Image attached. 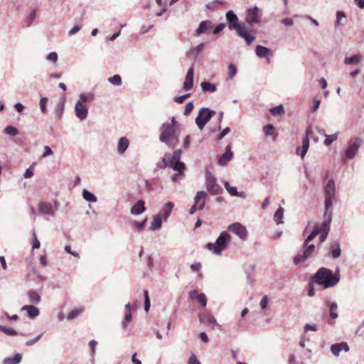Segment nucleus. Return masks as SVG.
I'll return each instance as SVG.
<instances>
[{
	"label": "nucleus",
	"mask_w": 364,
	"mask_h": 364,
	"mask_svg": "<svg viewBox=\"0 0 364 364\" xmlns=\"http://www.w3.org/2000/svg\"><path fill=\"white\" fill-rule=\"evenodd\" d=\"M363 144V140L360 137H355L353 140H350L348 143V146L345 151V157L346 159H353L359 148Z\"/></svg>",
	"instance_id": "nucleus-9"
},
{
	"label": "nucleus",
	"mask_w": 364,
	"mask_h": 364,
	"mask_svg": "<svg viewBox=\"0 0 364 364\" xmlns=\"http://www.w3.org/2000/svg\"><path fill=\"white\" fill-rule=\"evenodd\" d=\"M107 81L114 86H120L122 84V78L119 75H114L109 77Z\"/></svg>",
	"instance_id": "nucleus-40"
},
{
	"label": "nucleus",
	"mask_w": 364,
	"mask_h": 364,
	"mask_svg": "<svg viewBox=\"0 0 364 364\" xmlns=\"http://www.w3.org/2000/svg\"><path fill=\"white\" fill-rule=\"evenodd\" d=\"M283 215H284V209L282 207H279L274 214V219L277 224L283 223Z\"/></svg>",
	"instance_id": "nucleus-37"
},
{
	"label": "nucleus",
	"mask_w": 364,
	"mask_h": 364,
	"mask_svg": "<svg viewBox=\"0 0 364 364\" xmlns=\"http://www.w3.org/2000/svg\"><path fill=\"white\" fill-rule=\"evenodd\" d=\"M204 47V43H200L199 45L191 48L188 51H187L186 55L188 57H196L199 53H200Z\"/></svg>",
	"instance_id": "nucleus-32"
},
{
	"label": "nucleus",
	"mask_w": 364,
	"mask_h": 364,
	"mask_svg": "<svg viewBox=\"0 0 364 364\" xmlns=\"http://www.w3.org/2000/svg\"><path fill=\"white\" fill-rule=\"evenodd\" d=\"M343 350L345 352L349 351V347H348L347 343H346V342L335 343V344L331 345V352L336 357H338L340 355V353Z\"/></svg>",
	"instance_id": "nucleus-18"
},
{
	"label": "nucleus",
	"mask_w": 364,
	"mask_h": 364,
	"mask_svg": "<svg viewBox=\"0 0 364 364\" xmlns=\"http://www.w3.org/2000/svg\"><path fill=\"white\" fill-rule=\"evenodd\" d=\"M207 193L205 191H198L194 197V204L197 205L198 209L202 210L206 203Z\"/></svg>",
	"instance_id": "nucleus-15"
},
{
	"label": "nucleus",
	"mask_w": 364,
	"mask_h": 364,
	"mask_svg": "<svg viewBox=\"0 0 364 364\" xmlns=\"http://www.w3.org/2000/svg\"><path fill=\"white\" fill-rule=\"evenodd\" d=\"M4 133L8 135L14 136H16L18 134V131L16 127H14L13 126H7L4 129Z\"/></svg>",
	"instance_id": "nucleus-44"
},
{
	"label": "nucleus",
	"mask_w": 364,
	"mask_h": 364,
	"mask_svg": "<svg viewBox=\"0 0 364 364\" xmlns=\"http://www.w3.org/2000/svg\"><path fill=\"white\" fill-rule=\"evenodd\" d=\"M161 215L156 214L153 216V220L150 225V229L151 230H159L161 229L162 226V220H161Z\"/></svg>",
	"instance_id": "nucleus-29"
},
{
	"label": "nucleus",
	"mask_w": 364,
	"mask_h": 364,
	"mask_svg": "<svg viewBox=\"0 0 364 364\" xmlns=\"http://www.w3.org/2000/svg\"><path fill=\"white\" fill-rule=\"evenodd\" d=\"M201 89L203 92H214L216 91V85L209 82L203 81L200 84Z\"/></svg>",
	"instance_id": "nucleus-34"
},
{
	"label": "nucleus",
	"mask_w": 364,
	"mask_h": 364,
	"mask_svg": "<svg viewBox=\"0 0 364 364\" xmlns=\"http://www.w3.org/2000/svg\"><path fill=\"white\" fill-rule=\"evenodd\" d=\"M330 256L333 258L336 259L341 256V245L338 241H334L331 244L330 247Z\"/></svg>",
	"instance_id": "nucleus-24"
},
{
	"label": "nucleus",
	"mask_w": 364,
	"mask_h": 364,
	"mask_svg": "<svg viewBox=\"0 0 364 364\" xmlns=\"http://www.w3.org/2000/svg\"><path fill=\"white\" fill-rule=\"evenodd\" d=\"M193 109V102H188L185 107L184 114L188 115L192 112Z\"/></svg>",
	"instance_id": "nucleus-58"
},
{
	"label": "nucleus",
	"mask_w": 364,
	"mask_h": 364,
	"mask_svg": "<svg viewBox=\"0 0 364 364\" xmlns=\"http://www.w3.org/2000/svg\"><path fill=\"white\" fill-rule=\"evenodd\" d=\"M58 56L55 52H51L47 56V60L54 63L58 61Z\"/></svg>",
	"instance_id": "nucleus-51"
},
{
	"label": "nucleus",
	"mask_w": 364,
	"mask_h": 364,
	"mask_svg": "<svg viewBox=\"0 0 364 364\" xmlns=\"http://www.w3.org/2000/svg\"><path fill=\"white\" fill-rule=\"evenodd\" d=\"M346 18V14H344V12L341 11H337V13H336V23H335V26L336 27H338L339 25H340L341 21L343 18Z\"/></svg>",
	"instance_id": "nucleus-47"
},
{
	"label": "nucleus",
	"mask_w": 364,
	"mask_h": 364,
	"mask_svg": "<svg viewBox=\"0 0 364 364\" xmlns=\"http://www.w3.org/2000/svg\"><path fill=\"white\" fill-rule=\"evenodd\" d=\"M146 210L144 205V201L143 200H139L130 210L131 214L134 215H138L143 213Z\"/></svg>",
	"instance_id": "nucleus-21"
},
{
	"label": "nucleus",
	"mask_w": 364,
	"mask_h": 364,
	"mask_svg": "<svg viewBox=\"0 0 364 364\" xmlns=\"http://www.w3.org/2000/svg\"><path fill=\"white\" fill-rule=\"evenodd\" d=\"M228 230L236 235L242 240H246L247 237V230L246 228L240 223H235L228 227Z\"/></svg>",
	"instance_id": "nucleus-11"
},
{
	"label": "nucleus",
	"mask_w": 364,
	"mask_h": 364,
	"mask_svg": "<svg viewBox=\"0 0 364 364\" xmlns=\"http://www.w3.org/2000/svg\"><path fill=\"white\" fill-rule=\"evenodd\" d=\"M311 133V130L307 129L306 130V136L302 140V146L296 148V154L300 155L301 159H303L306 152L308 151L309 147V135Z\"/></svg>",
	"instance_id": "nucleus-14"
},
{
	"label": "nucleus",
	"mask_w": 364,
	"mask_h": 364,
	"mask_svg": "<svg viewBox=\"0 0 364 364\" xmlns=\"http://www.w3.org/2000/svg\"><path fill=\"white\" fill-rule=\"evenodd\" d=\"M215 114V111L208 108H201L199 111L198 117L196 118V123L198 129L200 130H203L205 125L210 120Z\"/></svg>",
	"instance_id": "nucleus-8"
},
{
	"label": "nucleus",
	"mask_w": 364,
	"mask_h": 364,
	"mask_svg": "<svg viewBox=\"0 0 364 364\" xmlns=\"http://www.w3.org/2000/svg\"><path fill=\"white\" fill-rule=\"evenodd\" d=\"M196 300L203 306L205 307L207 305V299L204 294H200L199 296H197Z\"/></svg>",
	"instance_id": "nucleus-49"
},
{
	"label": "nucleus",
	"mask_w": 364,
	"mask_h": 364,
	"mask_svg": "<svg viewBox=\"0 0 364 364\" xmlns=\"http://www.w3.org/2000/svg\"><path fill=\"white\" fill-rule=\"evenodd\" d=\"M188 364H200V361L198 360L197 357L195 355H192L188 361Z\"/></svg>",
	"instance_id": "nucleus-61"
},
{
	"label": "nucleus",
	"mask_w": 364,
	"mask_h": 364,
	"mask_svg": "<svg viewBox=\"0 0 364 364\" xmlns=\"http://www.w3.org/2000/svg\"><path fill=\"white\" fill-rule=\"evenodd\" d=\"M326 139L323 141V144L326 146H330L333 141H335L336 140H337L338 137V133L336 132L335 134H327L326 136Z\"/></svg>",
	"instance_id": "nucleus-38"
},
{
	"label": "nucleus",
	"mask_w": 364,
	"mask_h": 364,
	"mask_svg": "<svg viewBox=\"0 0 364 364\" xmlns=\"http://www.w3.org/2000/svg\"><path fill=\"white\" fill-rule=\"evenodd\" d=\"M173 207L174 204L173 202L169 201L165 204L162 213L161 214L164 220H166L168 218Z\"/></svg>",
	"instance_id": "nucleus-31"
},
{
	"label": "nucleus",
	"mask_w": 364,
	"mask_h": 364,
	"mask_svg": "<svg viewBox=\"0 0 364 364\" xmlns=\"http://www.w3.org/2000/svg\"><path fill=\"white\" fill-rule=\"evenodd\" d=\"M46 102H47V98L46 97H42L40 100V108L42 112L46 113L47 112L46 109Z\"/></svg>",
	"instance_id": "nucleus-52"
},
{
	"label": "nucleus",
	"mask_w": 364,
	"mask_h": 364,
	"mask_svg": "<svg viewBox=\"0 0 364 364\" xmlns=\"http://www.w3.org/2000/svg\"><path fill=\"white\" fill-rule=\"evenodd\" d=\"M237 73V68L234 64H230L228 66V77L229 79L233 78Z\"/></svg>",
	"instance_id": "nucleus-45"
},
{
	"label": "nucleus",
	"mask_w": 364,
	"mask_h": 364,
	"mask_svg": "<svg viewBox=\"0 0 364 364\" xmlns=\"http://www.w3.org/2000/svg\"><path fill=\"white\" fill-rule=\"evenodd\" d=\"M245 21L250 26L259 23V10L257 6H253L247 9L246 12Z\"/></svg>",
	"instance_id": "nucleus-12"
},
{
	"label": "nucleus",
	"mask_w": 364,
	"mask_h": 364,
	"mask_svg": "<svg viewBox=\"0 0 364 364\" xmlns=\"http://www.w3.org/2000/svg\"><path fill=\"white\" fill-rule=\"evenodd\" d=\"M232 157L233 153L231 151L230 146H227L225 152L218 159V163L220 166H225Z\"/></svg>",
	"instance_id": "nucleus-20"
},
{
	"label": "nucleus",
	"mask_w": 364,
	"mask_h": 364,
	"mask_svg": "<svg viewBox=\"0 0 364 364\" xmlns=\"http://www.w3.org/2000/svg\"><path fill=\"white\" fill-rule=\"evenodd\" d=\"M212 23L210 21H201L198 28L196 31V34L197 36H200L202 33H205L210 28H212Z\"/></svg>",
	"instance_id": "nucleus-26"
},
{
	"label": "nucleus",
	"mask_w": 364,
	"mask_h": 364,
	"mask_svg": "<svg viewBox=\"0 0 364 364\" xmlns=\"http://www.w3.org/2000/svg\"><path fill=\"white\" fill-rule=\"evenodd\" d=\"M319 233L318 227L315 225L311 232L307 236L303 243V250L299 251L294 258V264L298 265L302 262L307 259L315 251L316 246L314 244H310L316 235Z\"/></svg>",
	"instance_id": "nucleus-3"
},
{
	"label": "nucleus",
	"mask_w": 364,
	"mask_h": 364,
	"mask_svg": "<svg viewBox=\"0 0 364 364\" xmlns=\"http://www.w3.org/2000/svg\"><path fill=\"white\" fill-rule=\"evenodd\" d=\"M28 301L33 304H38L41 301V296L36 290L31 289L27 293Z\"/></svg>",
	"instance_id": "nucleus-25"
},
{
	"label": "nucleus",
	"mask_w": 364,
	"mask_h": 364,
	"mask_svg": "<svg viewBox=\"0 0 364 364\" xmlns=\"http://www.w3.org/2000/svg\"><path fill=\"white\" fill-rule=\"evenodd\" d=\"M97 344V342L95 340H91L89 342V346L91 348V353L92 355L95 353V349H96Z\"/></svg>",
	"instance_id": "nucleus-60"
},
{
	"label": "nucleus",
	"mask_w": 364,
	"mask_h": 364,
	"mask_svg": "<svg viewBox=\"0 0 364 364\" xmlns=\"http://www.w3.org/2000/svg\"><path fill=\"white\" fill-rule=\"evenodd\" d=\"M21 311H26L29 318H33L37 317L39 314V309L33 305H24L21 307Z\"/></svg>",
	"instance_id": "nucleus-23"
},
{
	"label": "nucleus",
	"mask_w": 364,
	"mask_h": 364,
	"mask_svg": "<svg viewBox=\"0 0 364 364\" xmlns=\"http://www.w3.org/2000/svg\"><path fill=\"white\" fill-rule=\"evenodd\" d=\"M75 113L76 117L81 121L85 120L87 117L88 109L85 105L80 102H76L75 105Z\"/></svg>",
	"instance_id": "nucleus-16"
},
{
	"label": "nucleus",
	"mask_w": 364,
	"mask_h": 364,
	"mask_svg": "<svg viewBox=\"0 0 364 364\" xmlns=\"http://www.w3.org/2000/svg\"><path fill=\"white\" fill-rule=\"evenodd\" d=\"M93 99V95H86L85 93H80L79 95V100L76 102H80L81 105L90 101Z\"/></svg>",
	"instance_id": "nucleus-42"
},
{
	"label": "nucleus",
	"mask_w": 364,
	"mask_h": 364,
	"mask_svg": "<svg viewBox=\"0 0 364 364\" xmlns=\"http://www.w3.org/2000/svg\"><path fill=\"white\" fill-rule=\"evenodd\" d=\"M53 152L50 146H44V153L42 154V158H46L48 156H52Z\"/></svg>",
	"instance_id": "nucleus-54"
},
{
	"label": "nucleus",
	"mask_w": 364,
	"mask_h": 364,
	"mask_svg": "<svg viewBox=\"0 0 364 364\" xmlns=\"http://www.w3.org/2000/svg\"><path fill=\"white\" fill-rule=\"evenodd\" d=\"M225 17L228 28L230 30H235L237 35L245 41L247 45H250L255 41V36L247 32L245 24L239 23L238 17L233 11L230 10L227 11Z\"/></svg>",
	"instance_id": "nucleus-1"
},
{
	"label": "nucleus",
	"mask_w": 364,
	"mask_h": 364,
	"mask_svg": "<svg viewBox=\"0 0 364 364\" xmlns=\"http://www.w3.org/2000/svg\"><path fill=\"white\" fill-rule=\"evenodd\" d=\"M274 127L272 124L265 125L263 128L264 133L266 136H270L273 134Z\"/></svg>",
	"instance_id": "nucleus-48"
},
{
	"label": "nucleus",
	"mask_w": 364,
	"mask_h": 364,
	"mask_svg": "<svg viewBox=\"0 0 364 364\" xmlns=\"http://www.w3.org/2000/svg\"><path fill=\"white\" fill-rule=\"evenodd\" d=\"M326 220L321 224L319 232L328 233L330 230L331 223L332 220V210H328L327 216H324Z\"/></svg>",
	"instance_id": "nucleus-22"
},
{
	"label": "nucleus",
	"mask_w": 364,
	"mask_h": 364,
	"mask_svg": "<svg viewBox=\"0 0 364 364\" xmlns=\"http://www.w3.org/2000/svg\"><path fill=\"white\" fill-rule=\"evenodd\" d=\"M200 320L201 322H205L208 325L210 326L213 328L215 326H220L214 316L211 314H204L200 317Z\"/></svg>",
	"instance_id": "nucleus-27"
},
{
	"label": "nucleus",
	"mask_w": 364,
	"mask_h": 364,
	"mask_svg": "<svg viewBox=\"0 0 364 364\" xmlns=\"http://www.w3.org/2000/svg\"><path fill=\"white\" fill-rule=\"evenodd\" d=\"M83 311V309H73L67 316L68 320H73L78 316H80Z\"/></svg>",
	"instance_id": "nucleus-41"
},
{
	"label": "nucleus",
	"mask_w": 364,
	"mask_h": 364,
	"mask_svg": "<svg viewBox=\"0 0 364 364\" xmlns=\"http://www.w3.org/2000/svg\"><path fill=\"white\" fill-rule=\"evenodd\" d=\"M22 359L21 353H16L13 358H6L4 360V364H18Z\"/></svg>",
	"instance_id": "nucleus-35"
},
{
	"label": "nucleus",
	"mask_w": 364,
	"mask_h": 364,
	"mask_svg": "<svg viewBox=\"0 0 364 364\" xmlns=\"http://www.w3.org/2000/svg\"><path fill=\"white\" fill-rule=\"evenodd\" d=\"M228 191L230 195L234 196H241L242 195L237 191V188L235 186H230V188H228Z\"/></svg>",
	"instance_id": "nucleus-55"
},
{
	"label": "nucleus",
	"mask_w": 364,
	"mask_h": 364,
	"mask_svg": "<svg viewBox=\"0 0 364 364\" xmlns=\"http://www.w3.org/2000/svg\"><path fill=\"white\" fill-rule=\"evenodd\" d=\"M255 53L259 58H267L271 54V50L264 46H257L255 49Z\"/></svg>",
	"instance_id": "nucleus-30"
},
{
	"label": "nucleus",
	"mask_w": 364,
	"mask_h": 364,
	"mask_svg": "<svg viewBox=\"0 0 364 364\" xmlns=\"http://www.w3.org/2000/svg\"><path fill=\"white\" fill-rule=\"evenodd\" d=\"M186 168H178V169H173L176 171V173L173 174L171 176V180L173 182H178L181 180H182L184 178V170Z\"/></svg>",
	"instance_id": "nucleus-36"
},
{
	"label": "nucleus",
	"mask_w": 364,
	"mask_h": 364,
	"mask_svg": "<svg viewBox=\"0 0 364 364\" xmlns=\"http://www.w3.org/2000/svg\"><path fill=\"white\" fill-rule=\"evenodd\" d=\"M205 185L208 192L212 194H218L221 190L217 183L215 177L209 171L205 173Z\"/></svg>",
	"instance_id": "nucleus-10"
},
{
	"label": "nucleus",
	"mask_w": 364,
	"mask_h": 364,
	"mask_svg": "<svg viewBox=\"0 0 364 364\" xmlns=\"http://www.w3.org/2000/svg\"><path fill=\"white\" fill-rule=\"evenodd\" d=\"M230 241V235L227 232H223L217 238L215 243L208 242L206 244V248L215 255H220L223 250Z\"/></svg>",
	"instance_id": "nucleus-5"
},
{
	"label": "nucleus",
	"mask_w": 364,
	"mask_h": 364,
	"mask_svg": "<svg viewBox=\"0 0 364 364\" xmlns=\"http://www.w3.org/2000/svg\"><path fill=\"white\" fill-rule=\"evenodd\" d=\"M82 196L84 200L90 203H96L97 201V198L96 196L87 191L86 188H84L82 191Z\"/></svg>",
	"instance_id": "nucleus-33"
},
{
	"label": "nucleus",
	"mask_w": 364,
	"mask_h": 364,
	"mask_svg": "<svg viewBox=\"0 0 364 364\" xmlns=\"http://www.w3.org/2000/svg\"><path fill=\"white\" fill-rule=\"evenodd\" d=\"M315 283L323 286L324 288H330L335 286L340 280L338 269L333 273L329 269L321 267L313 277Z\"/></svg>",
	"instance_id": "nucleus-2"
},
{
	"label": "nucleus",
	"mask_w": 364,
	"mask_h": 364,
	"mask_svg": "<svg viewBox=\"0 0 364 364\" xmlns=\"http://www.w3.org/2000/svg\"><path fill=\"white\" fill-rule=\"evenodd\" d=\"M269 112L272 116L277 117L283 114L284 113V109L283 105H279L270 109Z\"/></svg>",
	"instance_id": "nucleus-39"
},
{
	"label": "nucleus",
	"mask_w": 364,
	"mask_h": 364,
	"mask_svg": "<svg viewBox=\"0 0 364 364\" xmlns=\"http://www.w3.org/2000/svg\"><path fill=\"white\" fill-rule=\"evenodd\" d=\"M32 235H33L32 248L33 249H38V248H40L41 242H40V241L38 240V238L36 237V234L35 230L33 231Z\"/></svg>",
	"instance_id": "nucleus-46"
},
{
	"label": "nucleus",
	"mask_w": 364,
	"mask_h": 364,
	"mask_svg": "<svg viewBox=\"0 0 364 364\" xmlns=\"http://www.w3.org/2000/svg\"><path fill=\"white\" fill-rule=\"evenodd\" d=\"M80 30V27L77 25H75L69 31L68 35L70 36H73L74 34L77 33Z\"/></svg>",
	"instance_id": "nucleus-64"
},
{
	"label": "nucleus",
	"mask_w": 364,
	"mask_h": 364,
	"mask_svg": "<svg viewBox=\"0 0 364 364\" xmlns=\"http://www.w3.org/2000/svg\"><path fill=\"white\" fill-rule=\"evenodd\" d=\"M309 331H316L317 328L315 325H311L309 323H306V324H305V326L304 327V333H307Z\"/></svg>",
	"instance_id": "nucleus-57"
},
{
	"label": "nucleus",
	"mask_w": 364,
	"mask_h": 364,
	"mask_svg": "<svg viewBox=\"0 0 364 364\" xmlns=\"http://www.w3.org/2000/svg\"><path fill=\"white\" fill-rule=\"evenodd\" d=\"M225 27V24L224 23H220L213 29V33L214 34H218L220 31H222Z\"/></svg>",
	"instance_id": "nucleus-59"
},
{
	"label": "nucleus",
	"mask_w": 364,
	"mask_h": 364,
	"mask_svg": "<svg viewBox=\"0 0 364 364\" xmlns=\"http://www.w3.org/2000/svg\"><path fill=\"white\" fill-rule=\"evenodd\" d=\"M181 149L175 151L171 156L169 154H166L163 158L164 167L169 166L173 169L186 168L185 164L181 161Z\"/></svg>",
	"instance_id": "nucleus-6"
},
{
	"label": "nucleus",
	"mask_w": 364,
	"mask_h": 364,
	"mask_svg": "<svg viewBox=\"0 0 364 364\" xmlns=\"http://www.w3.org/2000/svg\"><path fill=\"white\" fill-rule=\"evenodd\" d=\"M42 333L39 334L38 336H37L36 338H33V339H31L28 341H26V344L27 346H31L33 344H34L35 343H36L38 340H40V338H41L42 336Z\"/></svg>",
	"instance_id": "nucleus-62"
},
{
	"label": "nucleus",
	"mask_w": 364,
	"mask_h": 364,
	"mask_svg": "<svg viewBox=\"0 0 364 364\" xmlns=\"http://www.w3.org/2000/svg\"><path fill=\"white\" fill-rule=\"evenodd\" d=\"M268 303V299L267 296H264L260 301V307L262 309H264L267 308Z\"/></svg>",
	"instance_id": "nucleus-63"
},
{
	"label": "nucleus",
	"mask_w": 364,
	"mask_h": 364,
	"mask_svg": "<svg viewBox=\"0 0 364 364\" xmlns=\"http://www.w3.org/2000/svg\"><path fill=\"white\" fill-rule=\"evenodd\" d=\"M130 141L126 136L120 137L117 144V151L119 155L124 154L129 148Z\"/></svg>",
	"instance_id": "nucleus-17"
},
{
	"label": "nucleus",
	"mask_w": 364,
	"mask_h": 364,
	"mask_svg": "<svg viewBox=\"0 0 364 364\" xmlns=\"http://www.w3.org/2000/svg\"><path fill=\"white\" fill-rule=\"evenodd\" d=\"M325 212L323 216H327L328 211L332 210L333 201L336 197V186L332 179L328 181L325 188Z\"/></svg>",
	"instance_id": "nucleus-7"
},
{
	"label": "nucleus",
	"mask_w": 364,
	"mask_h": 364,
	"mask_svg": "<svg viewBox=\"0 0 364 364\" xmlns=\"http://www.w3.org/2000/svg\"><path fill=\"white\" fill-rule=\"evenodd\" d=\"M360 61V58L358 55H354L351 57L346 58L344 62L346 65H352L358 63Z\"/></svg>",
	"instance_id": "nucleus-43"
},
{
	"label": "nucleus",
	"mask_w": 364,
	"mask_h": 364,
	"mask_svg": "<svg viewBox=\"0 0 364 364\" xmlns=\"http://www.w3.org/2000/svg\"><path fill=\"white\" fill-rule=\"evenodd\" d=\"M3 332L9 336H16L17 335V332L12 328H9L6 326L4 327Z\"/></svg>",
	"instance_id": "nucleus-53"
},
{
	"label": "nucleus",
	"mask_w": 364,
	"mask_h": 364,
	"mask_svg": "<svg viewBox=\"0 0 364 364\" xmlns=\"http://www.w3.org/2000/svg\"><path fill=\"white\" fill-rule=\"evenodd\" d=\"M33 176V166H31L29 168H28L25 173H24V177L26 178H31Z\"/></svg>",
	"instance_id": "nucleus-56"
},
{
	"label": "nucleus",
	"mask_w": 364,
	"mask_h": 364,
	"mask_svg": "<svg viewBox=\"0 0 364 364\" xmlns=\"http://www.w3.org/2000/svg\"><path fill=\"white\" fill-rule=\"evenodd\" d=\"M193 73L194 70L193 68L191 67L188 69L186 78L183 82V88L185 90H190L192 89L193 85Z\"/></svg>",
	"instance_id": "nucleus-19"
},
{
	"label": "nucleus",
	"mask_w": 364,
	"mask_h": 364,
	"mask_svg": "<svg viewBox=\"0 0 364 364\" xmlns=\"http://www.w3.org/2000/svg\"><path fill=\"white\" fill-rule=\"evenodd\" d=\"M57 209L58 205L56 202L54 203V205L47 202H41L38 203V210L42 215L53 216Z\"/></svg>",
	"instance_id": "nucleus-13"
},
{
	"label": "nucleus",
	"mask_w": 364,
	"mask_h": 364,
	"mask_svg": "<svg viewBox=\"0 0 364 364\" xmlns=\"http://www.w3.org/2000/svg\"><path fill=\"white\" fill-rule=\"evenodd\" d=\"M159 140L171 148L175 147L179 143L176 128L173 124H163L160 128Z\"/></svg>",
	"instance_id": "nucleus-4"
},
{
	"label": "nucleus",
	"mask_w": 364,
	"mask_h": 364,
	"mask_svg": "<svg viewBox=\"0 0 364 364\" xmlns=\"http://www.w3.org/2000/svg\"><path fill=\"white\" fill-rule=\"evenodd\" d=\"M132 319V313L125 312L124 318V321L122 322L123 327L126 328L127 323L131 322Z\"/></svg>",
	"instance_id": "nucleus-50"
},
{
	"label": "nucleus",
	"mask_w": 364,
	"mask_h": 364,
	"mask_svg": "<svg viewBox=\"0 0 364 364\" xmlns=\"http://www.w3.org/2000/svg\"><path fill=\"white\" fill-rule=\"evenodd\" d=\"M327 305L329 309V315L331 319L336 320L338 317V304L336 301H328Z\"/></svg>",
	"instance_id": "nucleus-28"
}]
</instances>
